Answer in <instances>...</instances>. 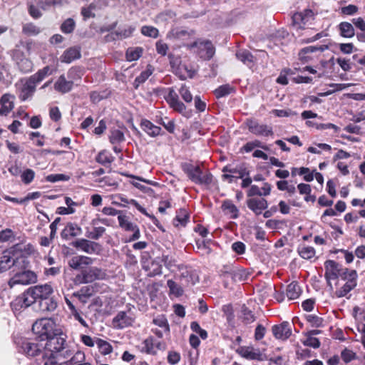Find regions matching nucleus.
Returning a JSON list of instances; mask_svg holds the SVG:
<instances>
[{"instance_id": "4468645a", "label": "nucleus", "mask_w": 365, "mask_h": 365, "mask_svg": "<svg viewBox=\"0 0 365 365\" xmlns=\"http://www.w3.org/2000/svg\"><path fill=\"white\" fill-rule=\"evenodd\" d=\"M118 220L121 228L124 229L125 231L133 232V234L129 239L130 242L137 240L140 238V233L138 225L129 221L128 217L124 215H119Z\"/></svg>"}, {"instance_id": "8fccbe9b", "label": "nucleus", "mask_w": 365, "mask_h": 365, "mask_svg": "<svg viewBox=\"0 0 365 365\" xmlns=\"http://www.w3.org/2000/svg\"><path fill=\"white\" fill-rule=\"evenodd\" d=\"M222 277L226 279H231L234 282L244 281L246 279V275L244 271L225 272L223 273Z\"/></svg>"}, {"instance_id": "338daca9", "label": "nucleus", "mask_w": 365, "mask_h": 365, "mask_svg": "<svg viewBox=\"0 0 365 365\" xmlns=\"http://www.w3.org/2000/svg\"><path fill=\"white\" fill-rule=\"evenodd\" d=\"M179 93L182 97V98L186 102V103H191L193 97L192 93H190L189 88L185 86L182 85L179 91Z\"/></svg>"}, {"instance_id": "ddd939ff", "label": "nucleus", "mask_w": 365, "mask_h": 365, "mask_svg": "<svg viewBox=\"0 0 365 365\" xmlns=\"http://www.w3.org/2000/svg\"><path fill=\"white\" fill-rule=\"evenodd\" d=\"M247 125L250 132L258 136L267 137L273 135L272 127L260 124L257 120H250L247 123Z\"/></svg>"}, {"instance_id": "2eb2a0df", "label": "nucleus", "mask_w": 365, "mask_h": 365, "mask_svg": "<svg viewBox=\"0 0 365 365\" xmlns=\"http://www.w3.org/2000/svg\"><path fill=\"white\" fill-rule=\"evenodd\" d=\"M192 46L197 47L200 57L205 60L211 59L215 53L214 46L212 42L208 40L194 42Z\"/></svg>"}, {"instance_id": "49530a36", "label": "nucleus", "mask_w": 365, "mask_h": 365, "mask_svg": "<svg viewBox=\"0 0 365 365\" xmlns=\"http://www.w3.org/2000/svg\"><path fill=\"white\" fill-rule=\"evenodd\" d=\"M142 345V351H144L148 354H156V351L155 350V340L153 337L150 336L145 339L143 341Z\"/></svg>"}, {"instance_id": "680f3d73", "label": "nucleus", "mask_w": 365, "mask_h": 365, "mask_svg": "<svg viewBox=\"0 0 365 365\" xmlns=\"http://www.w3.org/2000/svg\"><path fill=\"white\" fill-rule=\"evenodd\" d=\"M231 174L235 175L236 178H243L245 176H249V171L244 165L232 167Z\"/></svg>"}, {"instance_id": "b1692460", "label": "nucleus", "mask_w": 365, "mask_h": 365, "mask_svg": "<svg viewBox=\"0 0 365 365\" xmlns=\"http://www.w3.org/2000/svg\"><path fill=\"white\" fill-rule=\"evenodd\" d=\"M15 96L10 93L4 94L0 98V115H7L14 107Z\"/></svg>"}, {"instance_id": "f3484780", "label": "nucleus", "mask_w": 365, "mask_h": 365, "mask_svg": "<svg viewBox=\"0 0 365 365\" xmlns=\"http://www.w3.org/2000/svg\"><path fill=\"white\" fill-rule=\"evenodd\" d=\"M134 322V318L129 312L120 311L113 319V326L119 329L130 327Z\"/></svg>"}, {"instance_id": "5fc2aeb1", "label": "nucleus", "mask_w": 365, "mask_h": 365, "mask_svg": "<svg viewBox=\"0 0 365 365\" xmlns=\"http://www.w3.org/2000/svg\"><path fill=\"white\" fill-rule=\"evenodd\" d=\"M298 252L299 255L305 259H309L315 255V250L310 246H301L299 247Z\"/></svg>"}, {"instance_id": "3c124183", "label": "nucleus", "mask_w": 365, "mask_h": 365, "mask_svg": "<svg viewBox=\"0 0 365 365\" xmlns=\"http://www.w3.org/2000/svg\"><path fill=\"white\" fill-rule=\"evenodd\" d=\"M129 202L130 205L134 206L140 212L148 217L152 220L154 225H155L156 226L158 225V220L153 215H150L148 212H147L145 209L143 207L135 200L130 199Z\"/></svg>"}, {"instance_id": "37998d69", "label": "nucleus", "mask_w": 365, "mask_h": 365, "mask_svg": "<svg viewBox=\"0 0 365 365\" xmlns=\"http://www.w3.org/2000/svg\"><path fill=\"white\" fill-rule=\"evenodd\" d=\"M96 344L97 345L99 352L103 355L109 354L113 351L110 344L103 339L96 338Z\"/></svg>"}, {"instance_id": "72a5a7b5", "label": "nucleus", "mask_w": 365, "mask_h": 365, "mask_svg": "<svg viewBox=\"0 0 365 365\" xmlns=\"http://www.w3.org/2000/svg\"><path fill=\"white\" fill-rule=\"evenodd\" d=\"M142 129L150 136L155 137L160 134L161 128L153 124L148 120H143L140 123Z\"/></svg>"}, {"instance_id": "20e7f679", "label": "nucleus", "mask_w": 365, "mask_h": 365, "mask_svg": "<svg viewBox=\"0 0 365 365\" xmlns=\"http://www.w3.org/2000/svg\"><path fill=\"white\" fill-rule=\"evenodd\" d=\"M56 330V324L51 319L43 318L37 320L32 326L34 334L37 336L38 340L44 343Z\"/></svg>"}, {"instance_id": "f704fd0d", "label": "nucleus", "mask_w": 365, "mask_h": 365, "mask_svg": "<svg viewBox=\"0 0 365 365\" xmlns=\"http://www.w3.org/2000/svg\"><path fill=\"white\" fill-rule=\"evenodd\" d=\"M340 35L344 38H350L354 36V28L351 23L343 21L338 25Z\"/></svg>"}, {"instance_id": "aec40b11", "label": "nucleus", "mask_w": 365, "mask_h": 365, "mask_svg": "<svg viewBox=\"0 0 365 365\" xmlns=\"http://www.w3.org/2000/svg\"><path fill=\"white\" fill-rule=\"evenodd\" d=\"M21 348L26 355L35 356L43 351V343L38 339L32 341H26L22 343Z\"/></svg>"}, {"instance_id": "c756f323", "label": "nucleus", "mask_w": 365, "mask_h": 365, "mask_svg": "<svg viewBox=\"0 0 365 365\" xmlns=\"http://www.w3.org/2000/svg\"><path fill=\"white\" fill-rule=\"evenodd\" d=\"M81 56L79 48L71 47L66 49L61 56V61L66 63H70L76 59L80 58Z\"/></svg>"}, {"instance_id": "5701e85b", "label": "nucleus", "mask_w": 365, "mask_h": 365, "mask_svg": "<svg viewBox=\"0 0 365 365\" xmlns=\"http://www.w3.org/2000/svg\"><path fill=\"white\" fill-rule=\"evenodd\" d=\"M328 46L327 45H319V46H309L303 48L299 53V58L301 61L303 63H307L311 59L312 57L309 56V53H315V52H323L325 50L328 49Z\"/></svg>"}, {"instance_id": "9b49d317", "label": "nucleus", "mask_w": 365, "mask_h": 365, "mask_svg": "<svg viewBox=\"0 0 365 365\" xmlns=\"http://www.w3.org/2000/svg\"><path fill=\"white\" fill-rule=\"evenodd\" d=\"M340 266L341 264L339 263L330 259L327 260L324 263V277L327 280V285L331 290H333V286L331 283V280L339 278Z\"/></svg>"}, {"instance_id": "58836bf2", "label": "nucleus", "mask_w": 365, "mask_h": 365, "mask_svg": "<svg viewBox=\"0 0 365 365\" xmlns=\"http://www.w3.org/2000/svg\"><path fill=\"white\" fill-rule=\"evenodd\" d=\"M222 209L226 215H230L232 219L238 217L239 210L231 200H225L222 205Z\"/></svg>"}, {"instance_id": "a211bd4d", "label": "nucleus", "mask_w": 365, "mask_h": 365, "mask_svg": "<svg viewBox=\"0 0 365 365\" xmlns=\"http://www.w3.org/2000/svg\"><path fill=\"white\" fill-rule=\"evenodd\" d=\"M93 259L87 256L78 255L71 257L68 260V265L71 268L75 270H79L83 272L89 265L92 264Z\"/></svg>"}, {"instance_id": "f8f14e48", "label": "nucleus", "mask_w": 365, "mask_h": 365, "mask_svg": "<svg viewBox=\"0 0 365 365\" xmlns=\"http://www.w3.org/2000/svg\"><path fill=\"white\" fill-rule=\"evenodd\" d=\"M73 246L89 255L98 254L101 250V247L98 243L86 239L76 240L73 242Z\"/></svg>"}, {"instance_id": "6e6d98bb", "label": "nucleus", "mask_w": 365, "mask_h": 365, "mask_svg": "<svg viewBox=\"0 0 365 365\" xmlns=\"http://www.w3.org/2000/svg\"><path fill=\"white\" fill-rule=\"evenodd\" d=\"M189 36L188 32L182 29H173L168 34V38H173L175 39H185Z\"/></svg>"}, {"instance_id": "052dcab7", "label": "nucleus", "mask_w": 365, "mask_h": 365, "mask_svg": "<svg viewBox=\"0 0 365 365\" xmlns=\"http://www.w3.org/2000/svg\"><path fill=\"white\" fill-rule=\"evenodd\" d=\"M143 49L140 47L128 48L126 51V58L129 61L138 60L142 54Z\"/></svg>"}, {"instance_id": "4be33fe9", "label": "nucleus", "mask_w": 365, "mask_h": 365, "mask_svg": "<svg viewBox=\"0 0 365 365\" xmlns=\"http://www.w3.org/2000/svg\"><path fill=\"white\" fill-rule=\"evenodd\" d=\"M34 304L29 297L26 295V291L17 297L11 302V307L13 312H21L22 310Z\"/></svg>"}, {"instance_id": "2f4dec72", "label": "nucleus", "mask_w": 365, "mask_h": 365, "mask_svg": "<svg viewBox=\"0 0 365 365\" xmlns=\"http://www.w3.org/2000/svg\"><path fill=\"white\" fill-rule=\"evenodd\" d=\"M270 192L271 185L268 182H264L261 189L257 185H251L250 190H248L247 195L249 197H252L255 195L267 196L270 194Z\"/></svg>"}, {"instance_id": "e433bc0d", "label": "nucleus", "mask_w": 365, "mask_h": 365, "mask_svg": "<svg viewBox=\"0 0 365 365\" xmlns=\"http://www.w3.org/2000/svg\"><path fill=\"white\" fill-rule=\"evenodd\" d=\"M302 293V289L297 282H292L287 285L286 295L289 300L297 299Z\"/></svg>"}, {"instance_id": "ea45409f", "label": "nucleus", "mask_w": 365, "mask_h": 365, "mask_svg": "<svg viewBox=\"0 0 365 365\" xmlns=\"http://www.w3.org/2000/svg\"><path fill=\"white\" fill-rule=\"evenodd\" d=\"M52 73V70L50 66H46L42 69H40L35 74L29 77L36 85L41 82L46 76Z\"/></svg>"}, {"instance_id": "393cba45", "label": "nucleus", "mask_w": 365, "mask_h": 365, "mask_svg": "<svg viewBox=\"0 0 365 365\" xmlns=\"http://www.w3.org/2000/svg\"><path fill=\"white\" fill-rule=\"evenodd\" d=\"M350 279L347 281L342 287H341L339 290H336L335 292V295L340 298L346 296L349 292H351L353 289H354L357 284L356 279H357V273L355 270H352L351 274H349Z\"/></svg>"}, {"instance_id": "473e14b6", "label": "nucleus", "mask_w": 365, "mask_h": 365, "mask_svg": "<svg viewBox=\"0 0 365 365\" xmlns=\"http://www.w3.org/2000/svg\"><path fill=\"white\" fill-rule=\"evenodd\" d=\"M81 228L75 223H68L61 232V237L68 240L81 234Z\"/></svg>"}, {"instance_id": "de8ad7c7", "label": "nucleus", "mask_w": 365, "mask_h": 365, "mask_svg": "<svg viewBox=\"0 0 365 365\" xmlns=\"http://www.w3.org/2000/svg\"><path fill=\"white\" fill-rule=\"evenodd\" d=\"M41 29L34 23H26L23 25L22 32L27 36H36L41 33Z\"/></svg>"}, {"instance_id": "bf43d9fd", "label": "nucleus", "mask_w": 365, "mask_h": 365, "mask_svg": "<svg viewBox=\"0 0 365 365\" xmlns=\"http://www.w3.org/2000/svg\"><path fill=\"white\" fill-rule=\"evenodd\" d=\"M141 34L143 36L156 38L159 35L158 29L152 26H143L140 29Z\"/></svg>"}, {"instance_id": "774afa93", "label": "nucleus", "mask_w": 365, "mask_h": 365, "mask_svg": "<svg viewBox=\"0 0 365 365\" xmlns=\"http://www.w3.org/2000/svg\"><path fill=\"white\" fill-rule=\"evenodd\" d=\"M35 176V173L33 170L27 168L21 174V180L25 184H29L32 182Z\"/></svg>"}, {"instance_id": "79ce46f5", "label": "nucleus", "mask_w": 365, "mask_h": 365, "mask_svg": "<svg viewBox=\"0 0 365 365\" xmlns=\"http://www.w3.org/2000/svg\"><path fill=\"white\" fill-rule=\"evenodd\" d=\"M66 0H37L38 4L43 11L50 9L51 7L61 6Z\"/></svg>"}, {"instance_id": "c85d7f7f", "label": "nucleus", "mask_w": 365, "mask_h": 365, "mask_svg": "<svg viewBox=\"0 0 365 365\" xmlns=\"http://www.w3.org/2000/svg\"><path fill=\"white\" fill-rule=\"evenodd\" d=\"M143 267L147 271L150 272V275L155 276L162 274V265L160 257L149 262H143Z\"/></svg>"}, {"instance_id": "c9c22d12", "label": "nucleus", "mask_w": 365, "mask_h": 365, "mask_svg": "<svg viewBox=\"0 0 365 365\" xmlns=\"http://www.w3.org/2000/svg\"><path fill=\"white\" fill-rule=\"evenodd\" d=\"M237 58L242 61L244 64L251 68L254 64V56L247 50L241 49L236 53Z\"/></svg>"}, {"instance_id": "423d86ee", "label": "nucleus", "mask_w": 365, "mask_h": 365, "mask_svg": "<svg viewBox=\"0 0 365 365\" xmlns=\"http://www.w3.org/2000/svg\"><path fill=\"white\" fill-rule=\"evenodd\" d=\"M106 274L101 268L96 267H87L83 272H80L75 277L76 284H87L96 280H101L106 278Z\"/></svg>"}, {"instance_id": "13d9d810", "label": "nucleus", "mask_w": 365, "mask_h": 365, "mask_svg": "<svg viewBox=\"0 0 365 365\" xmlns=\"http://www.w3.org/2000/svg\"><path fill=\"white\" fill-rule=\"evenodd\" d=\"M232 91V87L228 84H225L216 88L214 93L217 98H220L230 94Z\"/></svg>"}, {"instance_id": "a878e982", "label": "nucleus", "mask_w": 365, "mask_h": 365, "mask_svg": "<svg viewBox=\"0 0 365 365\" xmlns=\"http://www.w3.org/2000/svg\"><path fill=\"white\" fill-rule=\"evenodd\" d=\"M247 205L255 215H259L267 208L268 203L264 198H250L247 200Z\"/></svg>"}, {"instance_id": "7ed1b4c3", "label": "nucleus", "mask_w": 365, "mask_h": 365, "mask_svg": "<svg viewBox=\"0 0 365 365\" xmlns=\"http://www.w3.org/2000/svg\"><path fill=\"white\" fill-rule=\"evenodd\" d=\"M70 349L66 344V335L56 327V332L43 343V351L60 354Z\"/></svg>"}, {"instance_id": "9d476101", "label": "nucleus", "mask_w": 365, "mask_h": 365, "mask_svg": "<svg viewBox=\"0 0 365 365\" xmlns=\"http://www.w3.org/2000/svg\"><path fill=\"white\" fill-rule=\"evenodd\" d=\"M37 280L36 274L31 271L26 270L21 272H17L10 279L9 285L14 287L16 284H29L34 283Z\"/></svg>"}, {"instance_id": "0eeeda50", "label": "nucleus", "mask_w": 365, "mask_h": 365, "mask_svg": "<svg viewBox=\"0 0 365 365\" xmlns=\"http://www.w3.org/2000/svg\"><path fill=\"white\" fill-rule=\"evenodd\" d=\"M12 60L18 69L22 73L31 72L33 69L32 61L20 49H14L11 53Z\"/></svg>"}, {"instance_id": "69168bd1", "label": "nucleus", "mask_w": 365, "mask_h": 365, "mask_svg": "<svg viewBox=\"0 0 365 365\" xmlns=\"http://www.w3.org/2000/svg\"><path fill=\"white\" fill-rule=\"evenodd\" d=\"M190 329L192 331L199 334L202 339L207 338V332L205 329H202L197 322H191Z\"/></svg>"}, {"instance_id": "09e8293b", "label": "nucleus", "mask_w": 365, "mask_h": 365, "mask_svg": "<svg viewBox=\"0 0 365 365\" xmlns=\"http://www.w3.org/2000/svg\"><path fill=\"white\" fill-rule=\"evenodd\" d=\"M189 215L185 210L181 209L178 212L175 218L174 219V225L175 226H178L180 225L181 226L185 227L188 222Z\"/></svg>"}, {"instance_id": "e2e57ef3", "label": "nucleus", "mask_w": 365, "mask_h": 365, "mask_svg": "<svg viewBox=\"0 0 365 365\" xmlns=\"http://www.w3.org/2000/svg\"><path fill=\"white\" fill-rule=\"evenodd\" d=\"M153 324L162 328L165 333L170 332V327L167 319L164 316H159L153 319Z\"/></svg>"}, {"instance_id": "f257e3e1", "label": "nucleus", "mask_w": 365, "mask_h": 365, "mask_svg": "<svg viewBox=\"0 0 365 365\" xmlns=\"http://www.w3.org/2000/svg\"><path fill=\"white\" fill-rule=\"evenodd\" d=\"M53 288L49 283L30 287L26 290L33 304L38 303L41 312H53L58 307V302L53 297Z\"/></svg>"}, {"instance_id": "603ef678", "label": "nucleus", "mask_w": 365, "mask_h": 365, "mask_svg": "<svg viewBox=\"0 0 365 365\" xmlns=\"http://www.w3.org/2000/svg\"><path fill=\"white\" fill-rule=\"evenodd\" d=\"M96 160L99 164L106 166L113 162V158L107 151L102 150L96 157Z\"/></svg>"}, {"instance_id": "1a4fd4ad", "label": "nucleus", "mask_w": 365, "mask_h": 365, "mask_svg": "<svg viewBox=\"0 0 365 365\" xmlns=\"http://www.w3.org/2000/svg\"><path fill=\"white\" fill-rule=\"evenodd\" d=\"M73 354L71 349L56 354L43 351V362L44 365H63V359L69 358Z\"/></svg>"}, {"instance_id": "bb28decb", "label": "nucleus", "mask_w": 365, "mask_h": 365, "mask_svg": "<svg viewBox=\"0 0 365 365\" xmlns=\"http://www.w3.org/2000/svg\"><path fill=\"white\" fill-rule=\"evenodd\" d=\"M36 86L37 85L29 78L19 88V98L22 101H26L33 96L36 91Z\"/></svg>"}, {"instance_id": "412c9836", "label": "nucleus", "mask_w": 365, "mask_h": 365, "mask_svg": "<svg viewBox=\"0 0 365 365\" xmlns=\"http://www.w3.org/2000/svg\"><path fill=\"white\" fill-rule=\"evenodd\" d=\"M274 336L282 341L287 340L292 334L290 324L287 322H284L278 325H274L272 328Z\"/></svg>"}, {"instance_id": "864d4df0", "label": "nucleus", "mask_w": 365, "mask_h": 365, "mask_svg": "<svg viewBox=\"0 0 365 365\" xmlns=\"http://www.w3.org/2000/svg\"><path fill=\"white\" fill-rule=\"evenodd\" d=\"M241 312V319L245 324H250L255 321V315L252 314V312L247 307L243 306L242 307Z\"/></svg>"}, {"instance_id": "6e6552de", "label": "nucleus", "mask_w": 365, "mask_h": 365, "mask_svg": "<svg viewBox=\"0 0 365 365\" xmlns=\"http://www.w3.org/2000/svg\"><path fill=\"white\" fill-rule=\"evenodd\" d=\"M314 19V12L311 9H305L294 14L292 17V26L294 29H304L306 25Z\"/></svg>"}, {"instance_id": "cd10ccee", "label": "nucleus", "mask_w": 365, "mask_h": 365, "mask_svg": "<svg viewBox=\"0 0 365 365\" xmlns=\"http://www.w3.org/2000/svg\"><path fill=\"white\" fill-rule=\"evenodd\" d=\"M239 353L242 357L249 360H263V356L260 350L259 349H255L252 346L241 347Z\"/></svg>"}, {"instance_id": "4d7b16f0", "label": "nucleus", "mask_w": 365, "mask_h": 365, "mask_svg": "<svg viewBox=\"0 0 365 365\" xmlns=\"http://www.w3.org/2000/svg\"><path fill=\"white\" fill-rule=\"evenodd\" d=\"M109 140L112 144L120 143L125 140L124 133L118 129L112 130L110 131Z\"/></svg>"}, {"instance_id": "39448f33", "label": "nucleus", "mask_w": 365, "mask_h": 365, "mask_svg": "<svg viewBox=\"0 0 365 365\" xmlns=\"http://www.w3.org/2000/svg\"><path fill=\"white\" fill-rule=\"evenodd\" d=\"M17 246L12 247L3 252L0 257V273L6 272L12 267H19L21 264L25 263V258L15 252Z\"/></svg>"}, {"instance_id": "c03bdc74", "label": "nucleus", "mask_w": 365, "mask_h": 365, "mask_svg": "<svg viewBox=\"0 0 365 365\" xmlns=\"http://www.w3.org/2000/svg\"><path fill=\"white\" fill-rule=\"evenodd\" d=\"M76 24L74 19L72 18H68L62 22L60 29L63 34H70L73 32L76 29Z\"/></svg>"}, {"instance_id": "a19ab883", "label": "nucleus", "mask_w": 365, "mask_h": 365, "mask_svg": "<svg viewBox=\"0 0 365 365\" xmlns=\"http://www.w3.org/2000/svg\"><path fill=\"white\" fill-rule=\"evenodd\" d=\"M28 12L29 15L34 19H38L43 16L41 7L38 4L37 0L34 1H29L27 3Z\"/></svg>"}, {"instance_id": "4c0bfd02", "label": "nucleus", "mask_w": 365, "mask_h": 365, "mask_svg": "<svg viewBox=\"0 0 365 365\" xmlns=\"http://www.w3.org/2000/svg\"><path fill=\"white\" fill-rule=\"evenodd\" d=\"M135 31V27L132 26H129L126 28L123 29H119L114 33H112L110 35V37L112 40H116V39H122V38H126L130 37L133 32ZM109 37V36H108Z\"/></svg>"}, {"instance_id": "dca6fc26", "label": "nucleus", "mask_w": 365, "mask_h": 365, "mask_svg": "<svg viewBox=\"0 0 365 365\" xmlns=\"http://www.w3.org/2000/svg\"><path fill=\"white\" fill-rule=\"evenodd\" d=\"M168 95L165 96V100L173 110L181 113L185 114L186 112V106L179 100L178 95L173 88H170Z\"/></svg>"}, {"instance_id": "f03ea898", "label": "nucleus", "mask_w": 365, "mask_h": 365, "mask_svg": "<svg viewBox=\"0 0 365 365\" xmlns=\"http://www.w3.org/2000/svg\"><path fill=\"white\" fill-rule=\"evenodd\" d=\"M182 168L188 178L195 184L208 185L212 182V175L210 172L204 173L200 166L185 163Z\"/></svg>"}, {"instance_id": "a18cd8bd", "label": "nucleus", "mask_w": 365, "mask_h": 365, "mask_svg": "<svg viewBox=\"0 0 365 365\" xmlns=\"http://www.w3.org/2000/svg\"><path fill=\"white\" fill-rule=\"evenodd\" d=\"M153 68L150 65L147 66V68L142 71L140 74L135 79V88H137L140 84L144 83L153 73Z\"/></svg>"}, {"instance_id": "0e129e2a", "label": "nucleus", "mask_w": 365, "mask_h": 365, "mask_svg": "<svg viewBox=\"0 0 365 365\" xmlns=\"http://www.w3.org/2000/svg\"><path fill=\"white\" fill-rule=\"evenodd\" d=\"M255 148H261L264 150H267V147L263 145L259 140H255L247 143L244 146L243 149L246 153H250Z\"/></svg>"}, {"instance_id": "7c9ffc66", "label": "nucleus", "mask_w": 365, "mask_h": 365, "mask_svg": "<svg viewBox=\"0 0 365 365\" xmlns=\"http://www.w3.org/2000/svg\"><path fill=\"white\" fill-rule=\"evenodd\" d=\"M72 81H67L63 75L58 77L54 84V88L58 92L66 93L69 92L73 88Z\"/></svg>"}, {"instance_id": "6ab92c4d", "label": "nucleus", "mask_w": 365, "mask_h": 365, "mask_svg": "<svg viewBox=\"0 0 365 365\" xmlns=\"http://www.w3.org/2000/svg\"><path fill=\"white\" fill-rule=\"evenodd\" d=\"M178 269L180 271V277L181 281L184 282L187 285H194L198 282V276L192 268L180 264L178 265Z\"/></svg>"}]
</instances>
